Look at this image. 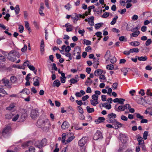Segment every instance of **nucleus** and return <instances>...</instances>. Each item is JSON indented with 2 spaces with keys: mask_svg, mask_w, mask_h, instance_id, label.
I'll return each instance as SVG.
<instances>
[{
  "mask_svg": "<svg viewBox=\"0 0 152 152\" xmlns=\"http://www.w3.org/2000/svg\"><path fill=\"white\" fill-rule=\"evenodd\" d=\"M37 125L42 128L45 132L48 131L50 128L51 124L50 121L47 119H39Z\"/></svg>",
  "mask_w": 152,
  "mask_h": 152,
  "instance_id": "1",
  "label": "nucleus"
},
{
  "mask_svg": "<svg viewBox=\"0 0 152 152\" xmlns=\"http://www.w3.org/2000/svg\"><path fill=\"white\" fill-rule=\"evenodd\" d=\"M88 15L87 12H86L85 14H84L83 15H81L80 14L78 15L76 13H74L72 14L71 18L73 20L74 23H76L77 21L79 20V18H85V15L86 16H87Z\"/></svg>",
  "mask_w": 152,
  "mask_h": 152,
  "instance_id": "2",
  "label": "nucleus"
},
{
  "mask_svg": "<svg viewBox=\"0 0 152 152\" xmlns=\"http://www.w3.org/2000/svg\"><path fill=\"white\" fill-rule=\"evenodd\" d=\"M116 115L113 113H111L108 114L107 117L106 119V121L109 123H114L116 121Z\"/></svg>",
  "mask_w": 152,
  "mask_h": 152,
  "instance_id": "3",
  "label": "nucleus"
},
{
  "mask_svg": "<svg viewBox=\"0 0 152 152\" xmlns=\"http://www.w3.org/2000/svg\"><path fill=\"white\" fill-rule=\"evenodd\" d=\"M88 138L87 137H83L80 140L78 141V144L79 146L80 147L84 146V145L87 142Z\"/></svg>",
  "mask_w": 152,
  "mask_h": 152,
  "instance_id": "4",
  "label": "nucleus"
},
{
  "mask_svg": "<svg viewBox=\"0 0 152 152\" xmlns=\"http://www.w3.org/2000/svg\"><path fill=\"white\" fill-rule=\"evenodd\" d=\"M39 115V113L37 109H33L31 111L30 116L32 119H35L37 118Z\"/></svg>",
  "mask_w": 152,
  "mask_h": 152,
  "instance_id": "5",
  "label": "nucleus"
},
{
  "mask_svg": "<svg viewBox=\"0 0 152 152\" xmlns=\"http://www.w3.org/2000/svg\"><path fill=\"white\" fill-rule=\"evenodd\" d=\"M0 82L1 83H3L4 86L9 89L11 88V85L9 83V80L6 78L3 79Z\"/></svg>",
  "mask_w": 152,
  "mask_h": 152,
  "instance_id": "6",
  "label": "nucleus"
},
{
  "mask_svg": "<svg viewBox=\"0 0 152 152\" xmlns=\"http://www.w3.org/2000/svg\"><path fill=\"white\" fill-rule=\"evenodd\" d=\"M66 137L67 138V139L66 140V143H65V144L71 142L74 139L75 137L74 136L73 133H69L67 134Z\"/></svg>",
  "mask_w": 152,
  "mask_h": 152,
  "instance_id": "7",
  "label": "nucleus"
},
{
  "mask_svg": "<svg viewBox=\"0 0 152 152\" xmlns=\"http://www.w3.org/2000/svg\"><path fill=\"white\" fill-rule=\"evenodd\" d=\"M102 133L99 131H97L96 132L95 134L93 137V139L95 140H97L99 139H102Z\"/></svg>",
  "mask_w": 152,
  "mask_h": 152,
  "instance_id": "8",
  "label": "nucleus"
},
{
  "mask_svg": "<svg viewBox=\"0 0 152 152\" xmlns=\"http://www.w3.org/2000/svg\"><path fill=\"white\" fill-rule=\"evenodd\" d=\"M40 78L38 77H34L33 79L34 81L33 85L35 86H38L39 85V80Z\"/></svg>",
  "mask_w": 152,
  "mask_h": 152,
  "instance_id": "9",
  "label": "nucleus"
},
{
  "mask_svg": "<svg viewBox=\"0 0 152 152\" xmlns=\"http://www.w3.org/2000/svg\"><path fill=\"white\" fill-rule=\"evenodd\" d=\"M112 123L114 125V126H113V128L116 129H118L119 128L121 127L123 125L122 124L117 121L116 120V121H115V123Z\"/></svg>",
  "mask_w": 152,
  "mask_h": 152,
  "instance_id": "10",
  "label": "nucleus"
},
{
  "mask_svg": "<svg viewBox=\"0 0 152 152\" xmlns=\"http://www.w3.org/2000/svg\"><path fill=\"white\" fill-rule=\"evenodd\" d=\"M11 130V128L10 126H7L2 132V135L4 136L5 134H8Z\"/></svg>",
  "mask_w": 152,
  "mask_h": 152,
  "instance_id": "11",
  "label": "nucleus"
},
{
  "mask_svg": "<svg viewBox=\"0 0 152 152\" xmlns=\"http://www.w3.org/2000/svg\"><path fill=\"white\" fill-rule=\"evenodd\" d=\"M9 53L10 54H12L13 56H15V57H17L18 58H19L20 55L19 53L17 51L15 50H12L10 51Z\"/></svg>",
  "mask_w": 152,
  "mask_h": 152,
  "instance_id": "12",
  "label": "nucleus"
},
{
  "mask_svg": "<svg viewBox=\"0 0 152 152\" xmlns=\"http://www.w3.org/2000/svg\"><path fill=\"white\" fill-rule=\"evenodd\" d=\"M27 117V113L25 112L22 113L20 117L19 120L20 122L23 121Z\"/></svg>",
  "mask_w": 152,
  "mask_h": 152,
  "instance_id": "13",
  "label": "nucleus"
},
{
  "mask_svg": "<svg viewBox=\"0 0 152 152\" xmlns=\"http://www.w3.org/2000/svg\"><path fill=\"white\" fill-rule=\"evenodd\" d=\"M29 64L30 63L29 62V61L28 60H27L23 63V66H18V68L24 69L25 68L24 66H27L28 67V66H29L30 65Z\"/></svg>",
  "mask_w": 152,
  "mask_h": 152,
  "instance_id": "14",
  "label": "nucleus"
},
{
  "mask_svg": "<svg viewBox=\"0 0 152 152\" xmlns=\"http://www.w3.org/2000/svg\"><path fill=\"white\" fill-rule=\"evenodd\" d=\"M94 17L93 16H91L88 18V24L91 26L94 25Z\"/></svg>",
  "mask_w": 152,
  "mask_h": 152,
  "instance_id": "15",
  "label": "nucleus"
},
{
  "mask_svg": "<svg viewBox=\"0 0 152 152\" xmlns=\"http://www.w3.org/2000/svg\"><path fill=\"white\" fill-rule=\"evenodd\" d=\"M69 126L68 123L66 121H64L61 126V127L63 129H65L68 128Z\"/></svg>",
  "mask_w": 152,
  "mask_h": 152,
  "instance_id": "16",
  "label": "nucleus"
},
{
  "mask_svg": "<svg viewBox=\"0 0 152 152\" xmlns=\"http://www.w3.org/2000/svg\"><path fill=\"white\" fill-rule=\"evenodd\" d=\"M103 72V71L101 69H97L94 72V75L96 76H98L100 75Z\"/></svg>",
  "mask_w": 152,
  "mask_h": 152,
  "instance_id": "17",
  "label": "nucleus"
},
{
  "mask_svg": "<svg viewBox=\"0 0 152 152\" xmlns=\"http://www.w3.org/2000/svg\"><path fill=\"white\" fill-rule=\"evenodd\" d=\"M115 111L118 112L124 111L123 105L119 106L118 108L116 107V105H115Z\"/></svg>",
  "mask_w": 152,
  "mask_h": 152,
  "instance_id": "18",
  "label": "nucleus"
},
{
  "mask_svg": "<svg viewBox=\"0 0 152 152\" xmlns=\"http://www.w3.org/2000/svg\"><path fill=\"white\" fill-rule=\"evenodd\" d=\"M110 57V52L109 50H107L104 56V58L107 61L109 60Z\"/></svg>",
  "mask_w": 152,
  "mask_h": 152,
  "instance_id": "19",
  "label": "nucleus"
},
{
  "mask_svg": "<svg viewBox=\"0 0 152 152\" xmlns=\"http://www.w3.org/2000/svg\"><path fill=\"white\" fill-rule=\"evenodd\" d=\"M96 59L95 58H93V60L94 61L93 63V66L94 68L96 69L98 67V65L99 64V62L98 61V60H96V61H95Z\"/></svg>",
  "mask_w": 152,
  "mask_h": 152,
  "instance_id": "20",
  "label": "nucleus"
},
{
  "mask_svg": "<svg viewBox=\"0 0 152 152\" xmlns=\"http://www.w3.org/2000/svg\"><path fill=\"white\" fill-rule=\"evenodd\" d=\"M35 147H37L39 148H41L42 147L40 141L38 140L36 141L34 143Z\"/></svg>",
  "mask_w": 152,
  "mask_h": 152,
  "instance_id": "21",
  "label": "nucleus"
},
{
  "mask_svg": "<svg viewBox=\"0 0 152 152\" xmlns=\"http://www.w3.org/2000/svg\"><path fill=\"white\" fill-rule=\"evenodd\" d=\"M10 80L12 83H15L17 82V79L16 77L13 76L10 77Z\"/></svg>",
  "mask_w": 152,
  "mask_h": 152,
  "instance_id": "22",
  "label": "nucleus"
},
{
  "mask_svg": "<svg viewBox=\"0 0 152 152\" xmlns=\"http://www.w3.org/2000/svg\"><path fill=\"white\" fill-rule=\"evenodd\" d=\"M99 79L100 82H104L106 81V78L104 75H101L99 77Z\"/></svg>",
  "mask_w": 152,
  "mask_h": 152,
  "instance_id": "23",
  "label": "nucleus"
},
{
  "mask_svg": "<svg viewBox=\"0 0 152 152\" xmlns=\"http://www.w3.org/2000/svg\"><path fill=\"white\" fill-rule=\"evenodd\" d=\"M93 82L90 77H88L85 82V85L87 86H89L91 85Z\"/></svg>",
  "mask_w": 152,
  "mask_h": 152,
  "instance_id": "24",
  "label": "nucleus"
},
{
  "mask_svg": "<svg viewBox=\"0 0 152 152\" xmlns=\"http://www.w3.org/2000/svg\"><path fill=\"white\" fill-rule=\"evenodd\" d=\"M61 85V83L59 80H55L53 83V85L54 86H55L57 87H59Z\"/></svg>",
  "mask_w": 152,
  "mask_h": 152,
  "instance_id": "25",
  "label": "nucleus"
},
{
  "mask_svg": "<svg viewBox=\"0 0 152 152\" xmlns=\"http://www.w3.org/2000/svg\"><path fill=\"white\" fill-rule=\"evenodd\" d=\"M66 136L67 134L65 133H63L62 134L61 141L63 143H66V142L65 139L67 138Z\"/></svg>",
  "mask_w": 152,
  "mask_h": 152,
  "instance_id": "26",
  "label": "nucleus"
},
{
  "mask_svg": "<svg viewBox=\"0 0 152 152\" xmlns=\"http://www.w3.org/2000/svg\"><path fill=\"white\" fill-rule=\"evenodd\" d=\"M131 45L136 47L140 45V43L138 41L132 42L130 43Z\"/></svg>",
  "mask_w": 152,
  "mask_h": 152,
  "instance_id": "27",
  "label": "nucleus"
},
{
  "mask_svg": "<svg viewBox=\"0 0 152 152\" xmlns=\"http://www.w3.org/2000/svg\"><path fill=\"white\" fill-rule=\"evenodd\" d=\"M77 51V53H80V47L77 46L75 47L74 48V53L73 55L74 56H75V53L74 52L75 51Z\"/></svg>",
  "mask_w": 152,
  "mask_h": 152,
  "instance_id": "28",
  "label": "nucleus"
},
{
  "mask_svg": "<svg viewBox=\"0 0 152 152\" xmlns=\"http://www.w3.org/2000/svg\"><path fill=\"white\" fill-rule=\"evenodd\" d=\"M137 140L140 145L144 144V141L141 137H138L137 138Z\"/></svg>",
  "mask_w": 152,
  "mask_h": 152,
  "instance_id": "29",
  "label": "nucleus"
},
{
  "mask_svg": "<svg viewBox=\"0 0 152 152\" xmlns=\"http://www.w3.org/2000/svg\"><path fill=\"white\" fill-rule=\"evenodd\" d=\"M137 57L138 58V59L140 61H145L147 59V58L146 56H145L144 57L143 56H141V57Z\"/></svg>",
  "mask_w": 152,
  "mask_h": 152,
  "instance_id": "30",
  "label": "nucleus"
},
{
  "mask_svg": "<svg viewBox=\"0 0 152 152\" xmlns=\"http://www.w3.org/2000/svg\"><path fill=\"white\" fill-rule=\"evenodd\" d=\"M13 116V115L12 113H10L5 115V118L7 119H10Z\"/></svg>",
  "mask_w": 152,
  "mask_h": 152,
  "instance_id": "31",
  "label": "nucleus"
},
{
  "mask_svg": "<svg viewBox=\"0 0 152 152\" xmlns=\"http://www.w3.org/2000/svg\"><path fill=\"white\" fill-rule=\"evenodd\" d=\"M15 13L16 15L19 13L20 9L19 5H17L15 7Z\"/></svg>",
  "mask_w": 152,
  "mask_h": 152,
  "instance_id": "32",
  "label": "nucleus"
},
{
  "mask_svg": "<svg viewBox=\"0 0 152 152\" xmlns=\"http://www.w3.org/2000/svg\"><path fill=\"white\" fill-rule=\"evenodd\" d=\"M83 43L85 45H90L91 44V41L86 39H84L83 40Z\"/></svg>",
  "mask_w": 152,
  "mask_h": 152,
  "instance_id": "33",
  "label": "nucleus"
},
{
  "mask_svg": "<svg viewBox=\"0 0 152 152\" xmlns=\"http://www.w3.org/2000/svg\"><path fill=\"white\" fill-rule=\"evenodd\" d=\"M90 102L91 104L94 106H96V105L99 103L98 101H94V100L91 99Z\"/></svg>",
  "mask_w": 152,
  "mask_h": 152,
  "instance_id": "34",
  "label": "nucleus"
},
{
  "mask_svg": "<svg viewBox=\"0 0 152 152\" xmlns=\"http://www.w3.org/2000/svg\"><path fill=\"white\" fill-rule=\"evenodd\" d=\"M86 110L88 113H90L93 112L94 111V109L93 108H91L89 106L86 107Z\"/></svg>",
  "mask_w": 152,
  "mask_h": 152,
  "instance_id": "35",
  "label": "nucleus"
},
{
  "mask_svg": "<svg viewBox=\"0 0 152 152\" xmlns=\"http://www.w3.org/2000/svg\"><path fill=\"white\" fill-rule=\"evenodd\" d=\"M152 43V41L151 39H147L145 43V45L146 46H148L150 45Z\"/></svg>",
  "mask_w": 152,
  "mask_h": 152,
  "instance_id": "36",
  "label": "nucleus"
},
{
  "mask_svg": "<svg viewBox=\"0 0 152 152\" xmlns=\"http://www.w3.org/2000/svg\"><path fill=\"white\" fill-rule=\"evenodd\" d=\"M139 51V49L137 48H134L130 50V52L131 53H133L134 52L138 53Z\"/></svg>",
  "mask_w": 152,
  "mask_h": 152,
  "instance_id": "37",
  "label": "nucleus"
},
{
  "mask_svg": "<svg viewBox=\"0 0 152 152\" xmlns=\"http://www.w3.org/2000/svg\"><path fill=\"white\" fill-rule=\"evenodd\" d=\"M118 16H116L112 20L110 23V24L112 25H113L115 24L117 21V20L118 19Z\"/></svg>",
  "mask_w": 152,
  "mask_h": 152,
  "instance_id": "38",
  "label": "nucleus"
},
{
  "mask_svg": "<svg viewBox=\"0 0 152 152\" xmlns=\"http://www.w3.org/2000/svg\"><path fill=\"white\" fill-rule=\"evenodd\" d=\"M22 92H23L24 94H26L27 95H28L30 94L29 90L27 88L23 89L22 91L20 92V93Z\"/></svg>",
  "mask_w": 152,
  "mask_h": 152,
  "instance_id": "39",
  "label": "nucleus"
},
{
  "mask_svg": "<svg viewBox=\"0 0 152 152\" xmlns=\"http://www.w3.org/2000/svg\"><path fill=\"white\" fill-rule=\"evenodd\" d=\"M15 107V104L13 103H12L11 104L9 107H7L6 109L8 110H11Z\"/></svg>",
  "mask_w": 152,
  "mask_h": 152,
  "instance_id": "40",
  "label": "nucleus"
},
{
  "mask_svg": "<svg viewBox=\"0 0 152 152\" xmlns=\"http://www.w3.org/2000/svg\"><path fill=\"white\" fill-rule=\"evenodd\" d=\"M40 141L42 147L45 145L47 144V140L46 139H44Z\"/></svg>",
  "mask_w": 152,
  "mask_h": 152,
  "instance_id": "41",
  "label": "nucleus"
},
{
  "mask_svg": "<svg viewBox=\"0 0 152 152\" xmlns=\"http://www.w3.org/2000/svg\"><path fill=\"white\" fill-rule=\"evenodd\" d=\"M98 96L94 94L92 95L91 96L92 100L94 101H98Z\"/></svg>",
  "mask_w": 152,
  "mask_h": 152,
  "instance_id": "42",
  "label": "nucleus"
},
{
  "mask_svg": "<svg viewBox=\"0 0 152 152\" xmlns=\"http://www.w3.org/2000/svg\"><path fill=\"white\" fill-rule=\"evenodd\" d=\"M64 54V53H63ZM64 55L66 57H69V60H71L72 59V54L69 53H65Z\"/></svg>",
  "mask_w": 152,
  "mask_h": 152,
  "instance_id": "43",
  "label": "nucleus"
},
{
  "mask_svg": "<svg viewBox=\"0 0 152 152\" xmlns=\"http://www.w3.org/2000/svg\"><path fill=\"white\" fill-rule=\"evenodd\" d=\"M25 26L26 28L28 30L30 31L31 30L29 26V24L27 21H25Z\"/></svg>",
  "mask_w": 152,
  "mask_h": 152,
  "instance_id": "44",
  "label": "nucleus"
},
{
  "mask_svg": "<svg viewBox=\"0 0 152 152\" xmlns=\"http://www.w3.org/2000/svg\"><path fill=\"white\" fill-rule=\"evenodd\" d=\"M140 31H137L133 33L132 34V36L134 37H136L138 36L140 34Z\"/></svg>",
  "mask_w": 152,
  "mask_h": 152,
  "instance_id": "45",
  "label": "nucleus"
},
{
  "mask_svg": "<svg viewBox=\"0 0 152 152\" xmlns=\"http://www.w3.org/2000/svg\"><path fill=\"white\" fill-rule=\"evenodd\" d=\"M124 111L125 110H128L129 108L131 107L130 105L129 104H126L125 105H123Z\"/></svg>",
  "mask_w": 152,
  "mask_h": 152,
  "instance_id": "46",
  "label": "nucleus"
},
{
  "mask_svg": "<svg viewBox=\"0 0 152 152\" xmlns=\"http://www.w3.org/2000/svg\"><path fill=\"white\" fill-rule=\"evenodd\" d=\"M18 29L19 32L20 33H22L23 31L24 27L22 25H19Z\"/></svg>",
  "mask_w": 152,
  "mask_h": 152,
  "instance_id": "47",
  "label": "nucleus"
},
{
  "mask_svg": "<svg viewBox=\"0 0 152 152\" xmlns=\"http://www.w3.org/2000/svg\"><path fill=\"white\" fill-rule=\"evenodd\" d=\"M118 83H115L113 84L112 88L113 90H116L117 89V87L118 86Z\"/></svg>",
  "mask_w": 152,
  "mask_h": 152,
  "instance_id": "48",
  "label": "nucleus"
},
{
  "mask_svg": "<svg viewBox=\"0 0 152 152\" xmlns=\"http://www.w3.org/2000/svg\"><path fill=\"white\" fill-rule=\"evenodd\" d=\"M110 59V62L113 64L115 63L116 61V58L115 57H113L112 58Z\"/></svg>",
  "mask_w": 152,
  "mask_h": 152,
  "instance_id": "49",
  "label": "nucleus"
},
{
  "mask_svg": "<svg viewBox=\"0 0 152 152\" xmlns=\"http://www.w3.org/2000/svg\"><path fill=\"white\" fill-rule=\"evenodd\" d=\"M105 120V118L103 117H99L98 118L97 121L99 123H101Z\"/></svg>",
  "mask_w": 152,
  "mask_h": 152,
  "instance_id": "50",
  "label": "nucleus"
},
{
  "mask_svg": "<svg viewBox=\"0 0 152 152\" xmlns=\"http://www.w3.org/2000/svg\"><path fill=\"white\" fill-rule=\"evenodd\" d=\"M6 59L4 57L0 54V62H4L5 61Z\"/></svg>",
  "mask_w": 152,
  "mask_h": 152,
  "instance_id": "51",
  "label": "nucleus"
},
{
  "mask_svg": "<svg viewBox=\"0 0 152 152\" xmlns=\"http://www.w3.org/2000/svg\"><path fill=\"white\" fill-rule=\"evenodd\" d=\"M148 131H145L144 132L143 134V138L145 140H146L147 139V136L148 135Z\"/></svg>",
  "mask_w": 152,
  "mask_h": 152,
  "instance_id": "52",
  "label": "nucleus"
},
{
  "mask_svg": "<svg viewBox=\"0 0 152 152\" xmlns=\"http://www.w3.org/2000/svg\"><path fill=\"white\" fill-rule=\"evenodd\" d=\"M94 8L95 7L94 5L88 7V12L89 13V14H90V12H91V9H94Z\"/></svg>",
  "mask_w": 152,
  "mask_h": 152,
  "instance_id": "53",
  "label": "nucleus"
},
{
  "mask_svg": "<svg viewBox=\"0 0 152 152\" xmlns=\"http://www.w3.org/2000/svg\"><path fill=\"white\" fill-rule=\"evenodd\" d=\"M78 80L75 79L74 78H72L69 80L70 82L71 83L73 84L76 83L78 82Z\"/></svg>",
  "mask_w": 152,
  "mask_h": 152,
  "instance_id": "54",
  "label": "nucleus"
},
{
  "mask_svg": "<svg viewBox=\"0 0 152 152\" xmlns=\"http://www.w3.org/2000/svg\"><path fill=\"white\" fill-rule=\"evenodd\" d=\"M35 149L32 146H31L29 149V152H35Z\"/></svg>",
  "mask_w": 152,
  "mask_h": 152,
  "instance_id": "55",
  "label": "nucleus"
},
{
  "mask_svg": "<svg viewBox=\"0 0 152 152\" xmlns=\"http://www.w3.org/2000/svg\"><path fill=\"white\" fill-rule=\"evenodd\" d=\"M72 25H69V27L67 28L66 29V31L69 32L71 31L72 30Z\"/></svg>",
  "mask_w": 152,
  "mask_h": 152,
  "instance_id": "56",
  "label": "nucleus"
},
{
  "mask_svg": "<svg viewBox=\"0 0 152 152\" xmlns=\"http://www.w3.org/2000/svg\"><path fill=\"white\" fill-rule=\"evenodd\" d=\"M106 68L109 70H111L113 69L114 66L112 64L108 65L107 66Z\"/></svg>",
  "mask_w": 152,
  "mask_h": 152,
  "instance_id": "57",
  "label": "nucleus"
},
{
  "mask_svg": "<svg viewBox=\"0 0 152 152\" xmlns=\"http://www.w3.org/2000/svg\"><path fill=\"white\" fill-rule=\"evenodd\" d=\"M102 23H99L97 24H96L95 26V28L96 29H98L100 28L102 26Z\"/></svg>",
  "mask_w": 152,
  "mask_h": 152,
  "instance_id": "58",
  "label": "nucleus"
},
{
  "mask_svg": "<svg viewBox=\"0 0 152 152\" xmlns=\"http://www.w3.org/2000/svg\"><path fill=\"white\" fill-rule=\"evenodd\" d=\"M118 103L121 104H123L124 103V102L125 101V99L122 98H119Z\"/></svg>",
  "mask_w": 152,
  "mask_h": 152,
  "instance_id": "59",
  "label": "nucleus"
},
{
  "mask_svg": "<svg viewBox=\"0 0 152 152\" xmlns=\"http://www.w3.org/2000/svg\"><path fill=\"white\" fill-rule=\"evenodd\" d=\"M121 119L124 121H127L128 120V118L124 115H122L121 117Z\"/></svg>",
  "mask_w": 152,
  "mask_h": 152,
  "instance_id": "60",
  "label": "nucleus"
},
{
  "mask_svg": "<svg viewBox=\"0 0 152 152\" xmlns=\"http://www.w3.org/2000/svg\"><path fill=\"white\" fill-rule=\"evenodd\" d=\"M109 15V13L108 12L104 13L102 15V17L103 18H106Z\"/></svg>",
  "mask_w": 152,
  "mask_h": 152,
  "instance_id": "61",
  "label": "nucleus"
},
{
  "mask_svg": "<svg viewBox=\"0 0 152 152\" xmlns=\"http://www.w3.org/2000/svg\"><path fill=\"white\" fill-rule=\"evenodd\" d=\"M71 50V48L69 46H68L66 47L65 48V51L67 53H69V52Z\"/></svg>",
  "mask_w": 152,
  "mask_h": 152,
  "instance_id": "62",
  "label": "nucleus"
},
{
  "mask_svg": "<svg viewBox=\"0 0 152 152\" xmlns=\"http://www.w3.org/2000/svg\"><path fill=\"white\" fill-rule=\"evenodd\" d=\"M68 10H69L71 7V6L70 4L68 3L64 6Z\"/></svg>",
  "mask_w": 152,
  "mask_h": 152,
  "instance_id": "63",
  "label": "nucleus"
},
{
  "mask_svg": "<svg viewBox=\"0 0 152 152\" xmlns=\"http://www.w3.org/2000/svg\"><path fill=\"white\" fill-rule=\"evenodd\" d=\"M19 115L18 114L16 115L12 119V121H16L19 118Z\"/></svg>",
  "mask_w": 152,
  "mask_h": 152,
  "instance_id": "64",
  "label": "nucleus"
}]
</instances>
